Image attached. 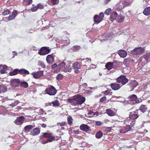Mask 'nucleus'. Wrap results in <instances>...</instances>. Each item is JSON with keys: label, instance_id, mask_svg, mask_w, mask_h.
<instances>
[{"label": "nucleus", "instance_id": "obj_1", "mask_svg": "<svg viewBox=\"0 0 150 150\" xmlns=\"http://www.w3.org/2000/svg\"><path fill=\"white\" fill-rule=\"evenodd\" d=\"M40 138L41 142L43 144L52 142L56 140V137L52 132H43Z\"/></svg>", "mask_w": 150, "mask_h": 150}, {"label": "nucleus", "instance_id": "obj_2", "mask_svg": "<svg viewBox=\"0 0 150 150\" xmlns=\"http://www.w3.org/2000/svg\"><path fill=\"white\" fill-rule=\"evenodd\" d=\"M65 63L64 62L61 63L57 65V68L54 71V73H57L60 70H62L66 72L71 71V68L70 66H68L67 69H65Z\"/></svg>", "mask_w": 150, "mask_h": 150}, {"label": "nucleus", "instance_id": "obj_3", "mask_svg": "<svg viewBox=\"0 0 150 150\" xmlns=\"http://www.w3.org/2000/svg\"><path fill=\"white\" fill-rule=\"evenodd\" d=\"M45 91L47 94L50 96H54L56 93L57 90L54 86L50 85L46 88Z\"/></svg>", "mask_w": 150, "mask_h": 150}, {"label": "nucleus", "instance_id": "obj_4", "mask_svg": "<svg viewBox=\"0 0 150 150\" xmlns=\"http://www.w3.org/2000/svg\"><path fill=\"white\" fill-rule=\"evenodd\" d=\"M145 51V47H136L130 52L131 54L136 55H141Z\"/></svg>", "mask_w": 150, "mask_h": 150}, {"label": "nucleus", "instance_id": "obj_5", "mask_svg": "<svg viewBox=\"0 0 150 150\" xmlns=\"http://www.w3.org/2000/svg\"><path fill=\"white\" fill-rule=\"evenodd\" d=\"M51 49L49 47H42L38 50V54L41 55H45L50 52Z\"/></svg>", "mask_w": 150, "mask_h": 150}, {"label": "nucleus", "instance_id": "obj_6", "mask_svg": "<svg viewBox=\"0 0 150 150\" xmlns=\"http://www.w3.org/2000/svg\"><path fill=\"white\" fill-rule=\"evenodd\" d=\"M128 100L133 102L132 104L135 105L140 102L139 98H138L137 96L135 94H132L128 98Z\"/></svg>", "mask_w": 150, "mask_h": 150}, {"label": "nucleus", "instance_id": "obj_7", "mask_svg": "<svg viewBox=\"0 0 150 150\" xmlns=\"http://www.w3.org/2000/svg\"><path fill=\"white\" fill-rule=\"evenodd\" d=\"M116 81L118 83H121L122 85L126 84L128 81V80L124 75H121L116 79Z\"/></svg>", "mask_w": 150, "mask_h": 150}, {"label": "nucleus", "instance_id": "obj_8", "mask_svg": "<svg viewBox=\"0 0 150 150\" xmlns=\"http://www.w3.org/2000/svg\"><path fill=\"white\" fill-rule=\"evenodd\" d=\"M100 16L96 15L93 18V20L95 23L98 24L101 22L104 17V14L103 13L101 12L99 14Z\"/></svg>", "mask_w": 150, "mask_h": 150}, {"label": "nucleus", "instance_id": "obj_9", "mask_svg": "<svg viewBox=\"0 0 150 150\" xmlns=\"http://www.w3.org/2000/svg\"><path fill=\"white\" fill-rule=\"evenodd\" d=\"M85 98L81 95H78L75 97V100L77 105H81L85 101Z\"/></svg>", "mask_w": 150, "mask_h": 150}, {"label": "nucleus", "instance_id": "obj_10", "mask_svg": "<svg viewBox=\"0 0 150 150\" xmlns=\"http://www.w3.org/2000/svg\"><path fill=\"white\" fill-rule=\"evenodd\" d=\"M117 61H114L112 62H108L105 65V67L108 70L112 69L113 68H115L117 65Z\"/></svg>", "mask_w": 150, "mask_h": 150}, {"label": "nucleus", "instance_id": "obj_11", "mask_svg": "<svg viewBox=\"0 0 150 150\" xmlns=\"http://www.w3.org/2000/svg\"><path fill=\"white\" fill-rule=\"evenodd\" d=\"M72 67L74 70L75 73L78 74L79 73L81 69V66L79 62H74L73 64Z\"/></svg>", "mask_w": 150, "mask_h": 150}, {"label": "nucleus", "instance_id": "obj_12", "mask_svg": "<svg viewBox=\"0 0 150 150\" xmlns=\"http://www.w3.org/2000/svg\"><path fill=\"white\" fill-rule=\"evenodd\" d=\"M150 57V53H148L144 55L143 56L140 58L139 59V61L140 62H144V63H145V61H146V63H147Z\"/></svg>", "mask_w": 150, "mask_h": 150}, {"label": "nucleus", "instance_id": "obj_13", "mask_svg": "<svg viewBox=\"0 0 150 150\" xmlns=\"http://www.w3.org/2000/svg\"><path fill=\"white\" fill-rule=\"evenodd\" d=\"M33 77L35 79H38L43 75V71H40L37 72H34L31 74Z\"/></svg>", "mask_w": 150, "mask_h": 150}, {"label": "nucleus", "instance_id": "obj_14", "mask_svg": "<svg viewBox=\"0 0 150 150\" xmlns=\"http://www.w3.org/2000/svg\"><path fill=\"white\" fill-rule=\"evenodd\" d=\"M24 119V116H20L16 118L14 122L15 124L17 125H21L23 123Z\"/></svg>", "mask_w": 150, "mask_h": 150}, {"label": "nucleus", "instance_id": "obj_15", "mask_svg": "<svg viewBox=\"0 0 150 150\" xmlns=\"http://www.w3.org/2000/svg\"><path fill=\"white\" fill-rule=\"evenodd\" d=\"M20 82L19 79H14L11 81L10 84L12 86L17 87L20 85Z\"/></svg>", "mask_w": 150, "mask_h": 150}, {"label": "nucleus", "instance_id": "obj_16", "mask_svg": "<svg viewBox=\"0 0 150 150\" xmlns=\"http://www.w3.org/2000/svg\"><path fill=\"white\" fill-rule=\"evenodd\" d=\"M80 129L81 130L86 132L91 130L90 127L84 124H82L80 126Z\"/></svg>", "mask_w": 150, "mask_h": 150}, {"label": "nucleus", "instance_id": "obj_17", "mask_svg": "<svg viewBox=\"0 0 150 150\" xmlns=\"http://www.w3.org/2000/svg\"><path fill=\"white\" fill-rule=\"evenodd\" d=\"M46 60L47 62L50 64H52L54 62V57L51 54H49L47 56Z\"/></svg>", "mask_w": 150, "mask_h": 150}, {"label": "nucleus", "instance_id": "obj_18", "mask_svg": "<svg viewBox=\"0 0 150 150\" xmlns=\"http://www.w3.org/2000/svg\"><path fill=\"white\" fill-rule=\"evenodd\" d=\"M47 104L49 106H52L55 107H59L60 105L59 101L57 100L52 101L51 102H48Z\"/></svg>", "mask_w": 150, "mask_h": 150}, {"label": "nucleus", "instance_id": "obj_19", "mask_svg": "<svg viewBox=\"0 0 150 150\" xmlns=\"http://www.w3.org/2000/svg\"><path fill=\"white\" fill-rule=\"evenodd\" d=\"M110 86L112 89L115 91L118 90L121 87L120 84L116 83H111Z\"/></svg>", "mask_w": 150, "mask_h": 150}, {"label": "nucleus", "instance_id": "obj_20", "mask_svg": "<svg viewBox=\"0 0 150 150\" xmlns=\"http://www.w3.org/2000/svg\"><path fill=\"white\" fill-rule=\"evenodd\" d=\"M40 132V129L38 127L34 128L33 130L31 132L30 134L32 136H36L39 134Z\"/></svg>", "mask_w": 150, "mask_h": 150}, {"label": "nucleus", "instance_id": "obj_21", "mask_svg": "<svg viewBox=\"0 0 150 150\" xmlns=\"http://www.w3.org/2000/svg\"><path fill=\"white\" fill-rule=\"evenodd\" d=\"M81 61H83L84 63V65L87 66L90 65L91 63V59L89 58H86V59H80Z\"/></svg>", "mask_w": 150, "mask_h": 150}, {"label": "nucleus", "instance_id": "obj_22", "mask_svg": "<svg viewBox=\"0 0 150 150\" xmlns=\"http://www.w3.org/2000/svg\"><path fill=\"white\" fill-rule=\"evenodd\" d=\"M118 54L121 57L123 58L126 57L127 55V53L126 51L123 50H119L118 52Z\"/></svg>", "mask_w": 150, "mask_h": 150}, {"label": "nucleus", "instance_id": "obj_23", "mask_svg": "<svg viewBox=\"0 0 150 150\" xmlns=\"http://www.w3.org/2000/svg\"><path fill=\"white\" fill-rule=\"evenodd\" d=\"M35 126L33 125H28L25 126L24 128V132L26 133L29 132L30 130L33 129Z\"/></svg>", "mask_w": 150, "mask_h": 150}, {"label": "nucleus", "instance_id": "obj_24", "mask_svg": "<svg viewBox=\"0 0 150 150\" xmlns=\"http://www.w3.org/2000/svg\"><path fill=\"white\" fill-rule=\"evenodd\" d=\"M118 14L115 11H113L111 13L110 17V20L112 22L115 20L117 17Z\"/></svg>", "mask_w": 150, "mask_h": 150}, {"label": "nucleus", "instance_id": "obj_25", "mask_svg": "<svg viewBox=\"0 0 150 150\" xmlns=\"http://www.w3.org/2000/svg\"><path fill=\"white\" fill-rule=\"evenodd\" d=\"M129 117L130 119L134 120L138 118V116L134 111L130 113L129 115Z\"/></svg>", "mask_w": 150, "mask_h": 150}, {"label": "nucleus", "instance_id": "obj_26", "mask_svg": "<svg viewBox=\"0 0 150 150\" xmlns=\"http://www.w3.org/2000/svg\"><path fill=\"white\" fill-rule=\"evenodd\" d=\"M17 15V12L16 11H14L12 12V14L8 17V20L10 21L13 19Z\"/></svg>", "mask_w": 150, "mask_h": 150}, {"label": "nucleus", "instance_id": "obj_27", "mask_svg": "<svg viewBox=\"0 0 150 150\" xmlns=\"http://www.w3.org/2000/svg\"><path fill=\"white\" fill-rule=\"evenodd\" d=\"M7 67L6 65H0V72L1 74H5L7 70Z\"/></svg>", "mask_w": 150, "mask_h": 150}, {"label": "nucleus", "instance_id": "obj_28", "mask_svg": "<svg viewBox=\"0 0 150 150\" xmlns=\"http://www.w3.org/2000/svg\"><path fill=\"white\" fill-rule=\"evenodd\" d=\"M106 112L108 115L110 116H113L116 115L115 112L110 109H107Z\"/></svg>", "mask_w": 150, "mask_h": 150}, {"label": "nucleus", "instance_id": "obj_29", "mask_svg": "<svg viewBox=\"0 0 150 150\" xmlns=\"http://www.w3.org/2000/svg\"><path fill=\"white\" fill-rule=\"evenodd\" d=\"M139 109L142 113H144L146 111L147 108L146 105L142 104L139 107Z\"/></svg>", "mask_w": 150, "mask_h": 150}, {"label": "nucleus", "instance_id": "obj_30", "mask_svg": "<svg viewBox=\"0 0 150 150\" xmlns=\"http://www.w3.org/2000/svg\"><path fill=\"white\" fill-rule=\"evenodd\" d=\"M143 13L144 15L148 16L150 15V7L145 8L144 10Z\"/></svg>", "mask_w": 150, "mask_h": 150}, {"label": "nucleus", "instance_id": "obj_31", "mask_svg": "<svg viewBox=\"0 0 150 150\" xmlns=\"http://www.w3.org/2000/svg\"><path fill=\"white\" fill-rule=\"evenodd\" d=\"M9 74L11 76L16 75L19 74V69H15L12 71L10 72Z\"/></svg>", "mask_w": 150, "mask_h": 150}, {"label": "nucleus", "instance_id": "obj_32", "mask_svg": "<svg viewBox=\"0 0 150 150\" xmlns=\"http://www.w3.org/2000/svg\"><path fill=\"white\" fill-rule=\"evenodd\" d=\"M48 2L50 5H54L58 4L59 1V0H49Z\"/></svg>", "mask_w": 150, "mask_h": 150}, {"label": "nucleus", "instance_id": "obj_33", "mask_svg": "<svg viewBox=\"0 0 150 150\" xmlns=\"http://www.w3.org/2000/svg\"><path fill=\"white\" fill-rule=\"evenodd\" d=\"M7 91L6 87L4 85H0V93H4Z\"/></svg>", "mask_w": 150, "mask_h": 150}, {"label": "nucleus", "instance_id": "obj_34", "mask_svg": "<svg viewBox=\"0 0 150 150\" xmlns=\"http://www.w3.org/2000/svg\"><path fill=\"white\" fill-rule=\"evenodd\" d=\"M19 74H29V72L27 70L22 69H19Z\"/></svg>", "mask_w": 150, "mask_h": 150}, {"label": "nucleus", "instance_id": "obj_35", "mask_svg": "<svg viewBox=\"0 0 150 150\" xmlns=\"http://www.w3.org/2000/svg\"><path fill=\"white\" fill-rule=\"evenodd\" d=\"M67 102L69 103H71L73 105H77L76 102L75 100V97L73 99H68L67 100Z\"/></svg>", "mask_w": 150, "mask_h": 150}, {"label": "nucleus", "instance_id": "obj_36", "mask_svg": "<svg viewBox=\"0 0 150 150\" xmlns=\"http://www.w3.org/2000/svg\"><path fill=\"white\" fill-rule=\"evenodd\" d=\"M129 85H131L132 88H134L136 87L138 85V83L137 81L135 80H133L131 81V82L129 83Z\"/></svg>", "mask_w": 150, "mask_h": 150}, {"label": "nucleus", "instance_id": "obj_37", "mask_svg": "<svg viewBox=\"0 0 150 150\" xmlns=\"http://www.w3.org/2000/svg\"><path fill=\"white\" fill-rule=\"evenodd\" d=\"M103 133L101 131L98 132L95 134L96 137L97 139H100L103 136Z\"/></svg>", "mask_w": 150, "mask_h": 150}, {"label": "nucleus", "instance_id": "obj_38", "mask_svg": "<svg viewBox=\"0 0 150 150\" xmlns=\"http://www.w3.org/2000/svg\"><path fill=\"white\" fill-rule=\"evenodd\" d=\"M67 120L68 123L69 125H71L73 124V120L71 116H69L67 117Z\"/></svg>", "mask_w": 150, "mask_h": 150}, {"label": "nucleus", "instance_id": "obj_39", "mask_svg": "<svg viewBox=\"0 0 150 150\" xmlns=\"http://www.w3.org/2000/svg\"><path fill=\"white\" fill-rule=\"evenodd\" d=\"M124 20V17L121 15L119 16L117 18V21L119 23H122Z\"/></svg>", "mask_w": 150, "mask_h": 150}, {"label": "nucleus", "instance_id": "obj_40", "mask_svg": "<svg viewBox=\"0 0 150 150\" xmlns=\"http://www.w3.org/2000/svg\"><path fill=\"white\" fill-rule=\"evenodd\" d=\"M98 114V112H94L93 111H90L88 113V115H89L90 117H93L95 115H97Z\"/></svg>", "mask_w": 150, "mask_h": 150}, {"label": "nucleus", "instance_id": "obj_41", "mask_svg": "<svg viewBox=\"0 0 150 150\" xmlns=\"http://www.w3.org/2000/svg\"><path fill=\"white\" fill-rule=\"evenodd\" d=\"M20 85L22 87H23L25 88H27L28 86V83L25 82H20Z\"/></svg>", "mask_w": 150, "mask_h": 150}, {"label": "nucleus", "instance_id": "obj_42", "mask_svg": "<svg viewBox=\"0 0 150 150\" xmlns=\"http://www.w3.org/2000/svg\"><path fill=\"white\" fill-rule=\"evenodd\" d=\"M11 11L8 9H6L4 10V11L2 13L3 15L5 16L10 13Z\"/></svg>", "mask_w": 150, "mask_h": 150}, {"label": "nucleus", "instance_id": "obj_43", "mask_svg": "<svg viewBox=\"0 0 150 150\" xmlns=\"http://www.w3.org/2000/svg\"><path fill=\"white\" fill-rule=\"evenodd\" d=\"M111 9L110 8H108L106 9L104 12L105 15H109L111 12Z\"/></svg>", "mask_w": 150, "mask_h": 150}, {"label": "nucleus", "instance_id": "obj_44", "mask_svg": "<svg viewBox=\"0 0 150 150\" xmlns=\"http://www.w3.org/2000/svg\"><path fill=\"white\" fill-rule=\"evenodd\" d=\"M63 78V75L61 74H57L56 77V79L58 80H60L62 79Z\"/></svg>", "mask_w": 150, "mask_h": 150}, {"label": "nucleus", "instance_id": "obj_45", "mask_svg": "<svg viewBox=\"0 0 150 150\" xmlns=\"http://www.w3.org/2000/svg\"><path fill=\"white\" fill-rule=\"evenodd\" d=\"M66 122H57V126H59L61 127L65 126L66 124Z\"/></svg>", "mask_w": 150, "mask_h": 150}, {"label": "nucleus", "instance_id": "obj_46", "mask_svg": "<svg viewBox=\"0 0 150 150\" xmlns=\"http://www.w3.org/2000/svg\"><path fill=\"white\" fill-rule=\"evenodd\" d=\"M24 1L27 5H29L32 2V0H23Z\"/></svg>", "mask_w": 150, "mask_h": 150}, {"label": "nucleus", "instance_id": "obj_47", "mask_svg": "<svg viewBox=\"0 0 150 150\" xmlns=\"http://www.w3.org/2000/svg\"><path fill=\"white\" fill-rule=\"evenodd\" d=\"M134 111L135 112L137 115H138V117L139 116L142 115V113L139 109H138L136 110L135 111Z\"/></svg>", "mask_w": 150, "mask_h": 150}, {"label": "nucleus", "instance_id": "obj_48", "mask_svg": "<svg viewBox=\"0 0 150 150\" xmlns=\"http://www.w3.org/2000/svg\"><path fill=\"white\" fill-rule=\"evenodd\" d=\"M38 64L39 66H41L43 68H44L46 67L44 63L42 61H39Z\"/></svg>", "mask_w": 150, "mask_h": 150}, {"label": "nucleus", "instance_id": "obj_49", "mask_svg": "<svg viewBox=\"0 0 150 150\" xmlns=\"http://www.w3.org/2000/svg\"><path fill=\"white\" fill-rule=\"evenodd\" d=\"M81 49V47L79 46L76 45L74 47V50L75 51H78Z\"/></svg>", "mask_w": 150, "mask_h": 150}, {"label": "nucleus", "instance_id": "obj_50", "mask_svg": "<svg viewBox=\"0 0 150 150\" xmlns=\"http://www.w3.org/2000/svg\"><path fill=\"white\" fill-rule=\"evenodd\" d=\"M106 100V97L105 96H103L100 98V99L99 100V101L100 102L102 103L105 101Z\"/></svg>", "mask_w": 150, "mask_h": 150}, {"label": "nucleus", "instance_id": "obj_51", "mask_svg": "<svg viewBox=\"0 0 150 150\" xmlns=\"http://www.w3.org/2000/svg\"><path fill=\"white\" fill-rule=\"evenodd\" d=\"M129 2H127L126 1H124L123 2V7L125 8L126 6H128L129 5Z\"/></svg>", "mask_w": 150, "mask_h": 150}, {"label": "nucleus", "instance_id": "obj_52", "mask_svg": "<svg viewBox=\"0 0 150 150\" xmlns=\"http://www.w3.org/2000/svg\"><path fill=\"white\" fill-rule=\"evenodd\" d=\"M103 122L100 121H96L95 122V125L96 126H99L102 125Z\"/></svg>", "mask_w": 150, "mask_h": 150}, {"label": "nucleus", "instance_id": "obj_53", "mask_svg": "<svg viewBox=\"0 0 150 150\" xmlns=\"http://www.w3.org/2000/svg\"><path fill=\"white\" fill-rule=\"evenodd\" d=\"M37 6L38 8H39L40 9H43L44 7V6L40 4H38Z\"/></svg>", "mask_w": 150, "mask_h": 150}, {"label": "nucleus", "instance_id": "obj_54", "mask_svg": "<svg viewBox=\"0 0 150 150\" xmlns=\"http://www.w3.org/2000/svg\"><path fill=\"white\" fill-rule=\"evenodd\" d=\"M128 131V130H127L125 129H121L120 130V132L121 133H125L126 132Z\"/></svg>", "mask_w": 150, "mask_h": 150}, {"label": "nucleus", "instance_id": "obj_55", "mask_svg": "<svg viewBox=\"0 0 150 150\" xmlns=\"http://www.w3.org/2000/svg\"><path fill=\"white\" fill-rule=\"evenodd\" d=\"M38 8L37 7V6H35V7H33L31 9V10L33 11L34 12L35 11L38 10Z\"/></svg>", "mask_w": 150, "mask_h": 150}, {"label": "nucleus", "instance_id": "obj_56", "mask_svg": "<svg viewBox=\"0 0 150 150\" xmlns=\"http://www.w3.org/2000/svg\"><path fill=\"white\" fill-rule=\"evenodd\" d=\"M111 90H108L105 91L104 93L106 95H109L110 93Z\"/></svg>", "mask_w": 150, "mask_h": 150}, {"label": "nucleus", "instance_id": "obj_57", "mask_svg": "<svg viewBox=\"0 0 150 150\" xmlns=\"http://www.w3.org/2000/svg\"><path fill=\"white\" fill-rule=\"evenodd\" d=\"M57 65H57L56 63H54V64L52 65L51 67L52 69H54L56 67H57Z\"/></svg>", "mask_w": 150, "mask_h": 150}, {"label": "nucleus", "instance_id": "obj_58", "mask_svg": "<svg viewBox=\"0 0 150 150\" xmlns=\"http://www.w3.org/2000/svg\"><path fill=\"white\" fill-rule=\"evenodd\" d=\"M117 9V10H120L122 9V7L121 6H120Z\"/></svg>", "mask_w": 150, "mask_h": 150}, {"label": "nucleus", "instance_id": "obj_59", "mask_svg": "<svg viewBox=\"0 0 150 150\" xmlns=\"http://www.w3.org/2000/svg\"><path fill=\"white\" fill-rule=\"evenodd\" d=\"M41 126L42 127H43V128H45L46 126H47V125H45V124H42V125H41Z\"/></svg>", "mask_w": 150, "mask_h": 150}, {"label": "nucleus", "instance_id": "obj_60", "mask_svg": "<svg viewBox=\"0 0 150 150\" xmlns=\"http://www.w3.org/2000/svg\"><path fill=\"white\" fill-rule=\"evenodd\" d=\"M75 133L76 134H78L79 133V131H76L75 132Z\"/></svg>", "mask_w": 150, "mask_h": 150}, {"label": "nucleus", "instance_id": "obj_61", "mask_svg": "<svg viewBox=\"0 0 150 150\" xmlns=\"http://www.w3.org/2000/svg\"><path fill=\"white\" fill-rule=\"evenodd\" d=\"M90 88L91 90H92L93 89L92 88V87H89V88Z\"/></svg>", "mask_w": 150, "mask_h": 150}, {"label": "nucleus", "instance_id": "obj_62", "mask_svg": "<svg viewBox=\"0 0 150 150\" xmlns=\"http://www.w3.org/2000/svg\"><path fill=\"white\" fill-rule=\"evenodd\" d=\"M33 5V6L34 5V4H33V5Z\"/></svg>", "mask_w": 150, "mask_h": 150}]
</instances>
